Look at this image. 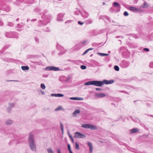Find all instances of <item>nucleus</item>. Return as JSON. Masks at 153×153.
<instances>
[{"instance_id":"1","label":"nucleus","mask_w":153,"mask_h":153,"mask_svg":"<svg viewBox=\"0 0 153 153\" xmlns=\"http://www.w3.org/2000/svg\"><path fill=\"white\" fill-rule=\"evenodd\" d=\"M93 82V85L97 86L100 87L104 84H108L113 83L114 82L113 80H111L108 81L106 80H104L103 81H92Z\"/></svg>"},{"instance_id":"2","label":"nucleus","mask_w":153,"mask_h":153,"mask_svg":"<svg viewBox=\"0 0 153 153\" xmlns=\"http://www.w3.org/2000/svg\"><path fill=\"white\" fill-rule=\"evenodd\" d=\"M29 144L31 149L33 151H36V146L34 143L33 136V134H30L29 137Z\"/></svg>"},{"instance_id":"3","label":"nucleus","mask_w":153,"mask_h":153,"mask_svg":"<svg viewBox=\"0 0 153 153\" xmlns=\"http://www.w3.org/2000/svg\"><path fill=\"white\" fill-rule=\"evenodd\" d=\"M81 127L85 128H90L92 130L97 129V127L93 125L86 124L82 125Z\"/></svg>"},{"instance_id":"4","label":"nucleus","mask_w":153,"mask_h":153,"mask_svg":"<svg viewBox=\"0 0 153 153\" xmlns=\"http://www.w3.org/2000/svg\"><path fill=\"white\" fill-rule=\"evenodd\" d=\"M75 137L78 138H83L85 137V135L78 132L75 133Z\"/></svg>"},{"instance_id":"5","label":"nucleus","mask_w":153,"mask_h":153,"mask_svg":"<svg viewBox=\"0 0 153 153\" xmlns=\"http://www.w3.org/2000/svg\"><path fill=\"white\" fill-rule=\"evenodd\" d=\"M45 69L48 71H58L59 70V68L54 67L51 66L46 67Z\"/></svg>"},{"instance_id":"6","label":"nucleus","mask_w":153,"mask_h":153,"mask_svg":"<svg viewBox=\"0 0 153 153\" xmlns=\"http://www.w3.org/2000/svg\"><path fill=\"white\" fill-rule=\"evenodd\" d=\"M95 95L97 97H102L105 96V95L104 94H96Z\"/></svg>"},{"instance_id":"7","label":"nucleus","mask_w":153,"mask_h":153,"mask_svg":"<svg viewBox=\"0 0 153 153\" xmlns=\"http://www.w3.org/2000/svg\"><path fill=\"white\" fill-rule=\"evenodd\" d=\"M88 144L90 148V151L91 153L92 152L93 146L92 144L91 143L89 142H88Z\"/></svg>"},{"instance_id":"8","label":"nucleus","mask_w":153,"mask_h":153,"mask_svg":"<svg viewBox=\"0 0 153 153\" xmlns=\"http://www.w3.org/2000/svg\"><path fill=\"white\" fill-rule=\"evenodd\" d=\"M129 9L130 10L134 12L137 11V9L134 7H129Z\"/></svg>"},{"instance_id":"9","label":"nucleus","mask_w":153,"mask_h":153,"mask_svg":"<svg viewBox=\"0 0 153 153\" xmlns=\"http://www.w3.org/2000/svg\"><path fill=\"white\" fill-rule=\"evenodd\" d=\"M80 111L79 110H76L74 111L73 113L74 117H76L77 115V114H79L80 113Z\"/></svg>"},{"instance_id":"10","label":"nucleus","mask_w":153,"mask_h":153,"mask_svg":"<svg viewBox=\"0 0 153 153\" xmlns=\"http://www.w3.org/2000/svg\"><path fill=\"white\" fill-rule=\"evenodd\" d=\"M60 110H62L64 111V109H63L62 106H58V107H57L55 109V111H59Z\"/></svg>"},{"instance_id":"11","label":"nucleus","mask_w":153,"mask_h":153,"mask_svg":"<svg viewBox=\"0 0 153 153\" xmlns=\"http://www.w3.org/2000/svg\"><path fill=\"white\" fill-rule=\"evenodd\" d=\"M138 131V129L137 128H133L131 130V133H134Z\"/></svg>"},{"instance_id":"12","label":"nucleus","mask_w":153,"mask_h":153,"mask_svg":"<svg viewBox=\"0 0 153 153\" xmlns=\"http://www.w3.org/2000/svg\"><path fill=\"white\" fill-rule=\"evenodd\" d=\"M21 68L23 70H28L29 69V67L27 66H22L21 67Z\"/></svg>"},{"instance_id":"13","label":"nucleus","mask_w":153,"mask_h":153,"mask_svg":"<svg viewBox=\"0 0 153 153\" xmlns=\"http://www.w3.org/2000/svg\"><path fill=\"white\" fill-rule=\"evenodd\" d=\"M85 85H93V82L92 81H90L88 82H85Z\"/></svg>"},{"instance_id":"14","label":"nucleus","mask_w":153,"mask_h":153,"mask_svg":"<svg viewBox=\"0 0 153 153\" xmlns=\"http://www.w3.org/2000/svg\"><path fill=\"white\" fill-rule=\"evenodd\" d=\"M70 99L71 100H82L80 98L77 97H73L70 98Z\"/></svg>"},{"instance_id":"15","label":"nucleus","mask_w":153,"mask_h":153,"mask_svg":"<svg viewBox=\"0 0 153 153\" xmlns=\"http://www.w3.org/2000/svg\"><path fill=\"white\" fill-rule=\"evenodd\" d=\"M47 151L48 153H53V152L52 150V149L51 148H48L47 149Z\"/></svg>"},{"instance_id":"16","label":"nucleus","mask_w":153,"mask_h":153,"mask_svg":"<svg viewBox=\"0 0 153 153\" xmlns=\"http://www.w3.org/2000/svg\"><path fill=\"white\" fill-rule=\"evenodd\" d=\"M60 128L61 131H62V133H63L64 131L63 126L62 123H60Z\"/></svg>"},{"instance_id":"17","label":"nucleus","mask_w":153,"mask_h":153,"mask_svg":"<svg viewBox=\"0 0 153 153\" xmlns=\"http://www.w3.org/2000/svg\"><path fill=\"white\" fill-rule=\"evenodd\" d=\"M6 123L7 125H10L12 123V121L11 120H9L6 122Z\"/></svg>"},{"instance_id":"18","label":"nucleus","mask_w":153,"mask_h":153,"mask_svg":"<svg viewBox=\"0 0 153 153\" xmlns=\"http://www.w3.org/2000/svg\"><path fill=\"white\" fill-rule=\"evenodd\" d=\"M75 147L77 149H79V146L77 142L75 143Z\"/></svg>"},{"instance_id":"19","label":"nucleus","mask_w":153,"mask_h":153,"mask_svg":"<svg viewBox=\"0 0 153 153\" xmlns=\"http://www.w3.org/2000/svg\"><path fill=\"white\" fill-rule=\"evenodd\" d=\"M114 69L116 71H118L119 70V68L118 66L115 65L114 67Z\"/></svg>"},{"instance_id":"20","label":"nucleus","mask_w":153,"mask_h":153,"mask_svg":"<svg viewBox=\"0 0 153 153\" xmlns=\"http://www.w3.org/2000/svg\"><path fill=\"white\" fill-rule=\"evenodd\" d=\"M98 54L99 55H100L102 56H108V54H105V53H98Z\"/></svg>"},{"instance_id":"21","label":"nucleus","mask_w":153,"mask_h":153,"mask_svg":"<svg viewBox=\"0 0 153 153\" xmlns=\"http://www.w3.org/2000/svg\"><path fill=\"white\" fill-rule=\"evenodd\" d=\"M41 87L43 89H45V85L43 84H42L41 85Z\"/></svg>"},{"instance_id":"22","label":"nucleus","mask_w":153,"mask_h":153,"mask_svg":"<svg viewBox=\"0 0 153 153\" xmlns=\"http://www.w3.org/2000/svg\"><path fill=\"white\" fill-rule=\"evenodd\" d=\"M114 5L115 7L119 6V4L117 2H115L114 3Z\"/></svg>"},{"instance_id":"23","label":"nucleus","mask_w":153,"mask_h":153,"mask_svg":"<svg viewBox=\"0 0 153 153\" xmlns=\"http://www.w3.org/2000/svg\"><path fill=\"white\" fill-rule=\"evenodd\" d=\"M81 68L82 69H85L86 68V67L84 65H82L81 66Z\"/></svg>"},{"instance_id":"24","label":"nucleus","mask_w":153,"mask_h":153,"mask_svg":"<svg viewBox=\"0 0 153 153\" xmlns=\"http://www.w3.org/2000/svg\"><path fill=\"white\" fill-rule=\"evenodd\" d=\"M57 97H62L64 95L62 94H57Z\"/></svg>"},{"instance_id":"25","label":"nucleus","mask_w":153,"mask_h":153,"mask_svg":"<svg viewBox=\"0 0 153 153\" xmlns=\"http://www.w3.org/2000/svg\"><path fill=\"white\" fill-rule=\"evenodd\" d=\"M148 7V5L145 2L144 3L143 5V7Z\"/></svg>"},{"instance_id":"26","label":"nucleus","mask_w":153,"mask_h":153,"mask_svg":"<svg viewBox=\"0 0 153 153\" xmlns=\"http://www.w3.org/2000/svg\"><path fill=\"white\" fill-rule=\"evenodd\" d=\"M124 15L125 16H128V13L126 11H125L124 13Z\"/></svg>"},{"instance_id":"27","label":"nucleus","mask_w":153,"mask_h":153,"mask_svg":"<svg viewBox=\"0 0 153 153\" xmlns=\"http://www.w3.org/2000/svg\"><path fill=\"white\" fill-rule=\"evenodd\" d=\"M69 137H70L71 140L72 141V142L74 143V139H73V138L72 137V136L70 135H69Z\"/></svg>"},{"instance_id":"28","label":"nucleus","mask_w":153,"mask_h":153,"mask_svg":"<svg viewBox=\"0 0 153 153\" xmlns=\"http://www.w3.org/2000/svg\"><path fill=\"white\" fill-rule=\"evenodd\" d=\"M88 50L87 49V50H86L83 54V55H85L88 52Z\"/></svg>"},{"instance_id":"29","label":"nucleus","mask_w":153,"mask_h":153,"mask_svg":"<svg viewBox=\"0 0 153 153\" xmlns=\"http://www.w3.org/2000/svg\"><path fill=\"white\" fill-rule=\"evenodd\" d=\"M68 148L69 151H71V149L70 146L69 144H68Z\"/></svg>"},{"instance_id":"30","label":"nucleus","mask_w":153,"mask_h":153,"mask_svg":"<svg viewBox=\"0 0 153 153\" xmlns=\"http://www.w3.org/2000/svg\"><path fill=\"white\" fill-rule=\"evenodd\" d=\"M95 89L97 91H101L102 90L101 88H96Z\"/></svg>"},{"instance_id":"31","label":"nucleus","mask_w":153,"mask_h":153,"mask_svg":"<svg viewBox=\"0 0 153 153\" xmlns=\"http://www.w3.org/2000/svg\"><path fill=\"white\" fill-rule=\"evenodd\" d=\"M143 50H144V51H149V49L148 48H144L143 49Z\"/></svg>"},{"instance_id":"32","label":"nucleus","mask_w":153,"mask_h":153,"mask_svg":"<svg viewBox=\"0 0 153 153\" xmlns=\"http://www.w3.org/2000/svg\"><path fill=\"white\" fill-rule=\"evenodd\" d=\"M78 23L79 24H80V25H82L84 23L83 22H81V21H78Z\"/></svg>"},{"instance_id":"33","label":"nucleus","mask_w":153,"mask_h":153,"mask_svg":"<svg viewBox=\"0 0 153 153\" xmlns=\"http://www.w3.org/2000/svg\"><path fill=\"white\" fill-rule=\"evenodd\" d=\"M57 94H51V95L53 96H55L57 97Z\"/></svg>"},{"instance_id":"34","label":"nucleus","mask_w":153,"mask_h":153,"mask_svg":"<svg viewBox=\"0 0 153 153\" xmlns=\"http://www.w3.org/2000/svg\"><path fill=\"white\" fill-rule=\"evenodd\" d=\"M57 151L58 153H61V152L59 149H57Z\"/></svg>"},{"instance_id":"35","label":"nucleus","mask_w":153,"mask_h":153,"mask_svg":"<svg viewBox=\"0 0 153 153\" xmlns=\"http://www.w3.org/2000/svg\"><path fill=\"white\" fill-rule=\"evenodd\" d=\"M88 51H89V50H93V48H89V49H88Z\"/></svg>"},{"instance_id":"36","label":"nucleus","mask_w":153,"mask_h":153,"mask_svg":"<svg viewBox=\"0 0 153 153\" xmlns=\"http://www.w3.org/2000/svg\"><path fill=\"white\" fill-rule=\"evenodd\" d=\"M70 153H73L71 151H69Z\"/></svg>"},{"instance_id":"37","label":"nucleus","mask_w":153,"mask_h":153,"mask_svg":"<svg viewBox=\"0 0 153 153\" xmlns=\"http://www.w3.org/2000/svg\"><path fill=\"white\" fill-rule=\"evenodd\" d=\"M100 142L101 143H102L103 142L102 141H100Z\"/></svg>"}]
</instances>
